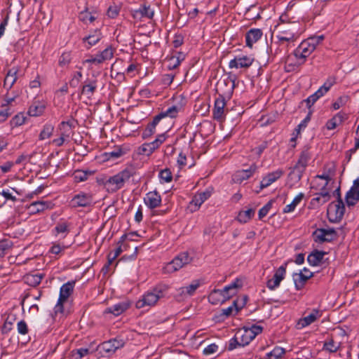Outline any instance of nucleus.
<instances>
[{"label": "nucleus", "mask_w": 359, "mask_h": 359, "mask_svg": "<svg viewBox=\"0 0 359 359\" xmlns=\"http://www.w3.org/2000/svg\"><path fill=\"white\" fill-rule=\"evenodd\" d=\"M168 290V286L166 285H157L142 295V299L136 302V307L142 309L145 306H152L155 305L161 298L165 295Z\"/></svg>", "instance_id": "f257e3e1"}, {"label": "nucleus", "mask_w": 359, "mask_h": 359, "mask_svg": "<svg viewBox=\"0 0 359 359\" xmlns=\"http://www.w3.org/2000/svg\"><path fill=\"white\" fill-rule=\"evenodd\" d=\"M133 175V170L126 168L107 179L103 184L108 192L114 193L122 189Z\"/></svg>", "instance_id": "f03ea898"}, {"label": "nucleus", "mask_w": 359, "mask_h": 359, "mask_svg": "<svg viewBox=\"0 0 359 359\" xmlns=\"http://www.w3.org/2000/svg\"><path fill=\"white\" fill-rule=\"evenodd\" d=\"M300 36L299 25L292 22L287 24H283L279 26L278 34L276 37L278 43L281 45L283 42L292 43L295 41Z\"/></svg>", "instance_id": "7ed1b4c3"}, {"label": "nucleus", "mask_w": 359, "mask_h": 359, "mask_svg": "<svg viewBox=\"0 0 359 359\" xmlns=\"http://www.w3.org/2000/svg\"><path fill=\"white\" fill-rule=\"evenodd\" d=\"M339 189L337 190L339 192ZM345 206L341 198L339 193H338V198L337 201L330 203L328 205L327 215L328 219L332 223L339 222L344 215Z\"/></svg>", "instance_id": "20e7f679"}, {"label": "nucleus", "mask_w": 359, "mask_h": 359, "mask_svg": "<svg viewBox=\"0 0 359 359\" xmlns=\"http://www.w3.org/2000/svg\"><path fill=\"white\" fill-rule=\"evenodd\" d=\"M192 257H190L188 252H183L177 255L171 262L168 263L164 267L166 273H173L185 265L192 262Z\"/></svg>", "instance_id": "39448f33"}, {"label": "nucleus", "mask_w": 359, "mask_h": 359, "mask_svg": "<svg viewBox=\"0 0 359 359\" xmlns=\"http://www.w3.org/2000/svg\"><path fill=\"white\" fill-rule=\"evenodd\" d=\"M312 236L316 243H323L334 241L337 236V233L333 228L327 229L321 228L315 230Z\"/></svg>", "instance_id": "423d86ee"}, {"label": "nucleus", "mask_w": 359, "mask_h": 359, "mask_svg": "<svg viewBox=\"0 0 359 359\" xmlns=\"http://www.w3.org/2000/svg\"><path fill=\"white\" fill-rule=\"evenodd\" d=\"M323 35L318 36L309 37L304 40L297 48L302 53L306 54V56H309L316 48L317 46L323 40Z\"/></svg>", "instance_id": "0eeeda50"}, {"label": "nucleus", "mask_w": 359, "mask_h": 359, "mask_svg": "<svg viewBox=\"0 0 359 359\" xmlns=\"http://www.w3.org/2000/svg\"><path fill=\"white\" fill-rule=\"evenodd\" d=\"M77 126V121L72 117L68 118L67 121H62L57 128L59 135H62L69 140V137L74 135V129Z\"/></svg>", "instance_id": "6e6552de"}, {"label": "nucleus", "mask_w": 359, "mask_h": 359, "mask_svg": "<svg viewBox=\"0 0 359 359\" xmlns=\"http://www.w3.org/2000/svg\"><path fill=\"white\" fill-rule=\"evenodd\" d=\"M165 140V135L163 134L159 135L153 142L144 143L140 146L138 149V153L140 154L149 156L158 149Z\"/></svg>", "instance_id": "1a4fd4ad"}, {"label": "nucleus", "mask_w": 359, "mask_h": 359, "mask_svg": "<svg viewBox=\"0 0 359 359\" xmlns=\"http://www.w3.org/2000/svg\"><path fill=\"white\" fill-rule=\"evenodd\" d=\"M309 159L310 155L308 151H302L300 154L298 161L293 167L292 170L290 172V175L297 174L298 180H300Z\"/></svg>", "instance_id": "9d476101"}, {"label": "nucleus", "mask_w": 359, "mask_h": 359, "mask_svg": "<svg viewBox=\"0 0 359 359\" xmlns=\"http://www.w3.org/2000/svg\"><path fill=\"white\" fill-rule=\"evenodd\" d=\"M287 263L283 264L276 271L273 278L269 279L266 283L267 287L273 290L279 287L280 282L284 279L286 273Z\"/></svg>", "instance_id": "9b49d317"}, {"label": "nucleus", "mask_w": 359, "mask_h": 359, "mask_svg": "<svg viewBox=\"0 0 359 359\" xmlns=\"http://www.w3.org/2000/svg\"><path fill=\"white\" fill-rule=\"evenodd\" d=\"M313 276L307 268H304L299 273H294L292 275L295 288L297 290H302L306 281Z\"/></svg>", "instance_id": "f8f14e48"}, {"label": "nucleus", "mask_w": 359, "mask_h": 359, "mask_svg": "<svg viewBox=\"0 0 359 359\" xmlns=\"http://www.w3.org/2000/svg\"><path fill=\"white\" fill-rule=\"evenodd\" d=\"M97 88V79L95 76L87 78L83 83L81 88V95L87 97H91Z\"/></svg>", "instance_id": "ddd939ff"}, {"label": "nucleus", "mask_w": 359, "mask_h": 359, "mask_svg": "<svg viewBox=\"0 0 359 359\" xmlns=\"http://www.w3.org/2000/svg\"><path fill=\"white\" fill-rule=\"evenodd\" d=\"M93 198L90 194L81 192L75 195L71 200V205L74 208L88 207L92 203Z\"/></svg>", "instance_id": "4468645a"}, {"label": "nucleus", "mask_w": 359, "mask_h": 359, "mask_svg": "<svg viewBox=\"0 0 359 359\" xmlns=\"http://www.w3.org/2000/svg\"><path fill=\"white\" fill-rule=\"evenodd\" d=\"M322 313L318 309H313L311 313L308 316L300 318L297 324V329H302L307 327L320 318Z\"/></svg>", "instance_id": "2eb2a0df"}, {"label": "nucleus", "mask_w": 359, "mask_h": 359, "mask_svg": "<svg viewBox=\"0 0 359 359\" xmlns=\"http://www.w3.org/2000/svg\"><path fill=\"white\" fill-rule=\"evenodd\" d=\"M258 167L252 163L247 169L239 170L233 175V180L236 182L241 183L243 181L249 179L257 170Z\"/></svg>", "instance_id": "dca6fc26"}, {"label": "nucleus", "mask_w": 359, "mask_h": 359, "mask_svg": "<svg viewBox=\"0 0 359 359\" xmlns=\"http://www.w3.org/2000/svg\"><path fill=\"white\" fill-rule=\"evenodd\" d=\"M124 341L122 339H112L104 341L101 344V349L106 353L110 354L114 353L117 349L123 347Z\"/></svg>", "instance_id": "f3484780"}, {"label": "nucleus", "mask_w": 359, "mask_h": 359, "mask_svg": "<svg viewBox=\"0 0 359 359\" xmlns=\"http://www.w3.org/2000/svg\"><path fill=\"white\" fill-rule=\"evenodd\" d=\"M144 202L149 209H154L160 206L161 196L156 191H149L144 198Z\"/></svg>", "instance_id": "a211bd4d"}, {"label": "nucleus", "mask_w": 359, "mask_h": 359, "mask_svg": "<svg viewBox=\"0 0 359 359\" xmlns=\"http://www.w3.org/2000/svg\"><path fill=\"white\" fill-rule=\"evenodd\" d=\"M283 173L284 172L282 169H278L273 172L268 173L260 182V190L270 186L272 183L278 180Z\"/></svg>", "instance_id": "6ab92c4d"}, {"label": "nucleus", "mask_w": 359, "mask_h": 359, "mask_svg": "<svg viewBox=\"0 0 359 359\" xmlns=\"http://www.w3.org/2000/svg\"><path fill=\"white\" fill-rule=\"evenodd\" d=\"M262 35L263 32L261 29H250L245 34L246 46L252 48L253 44L262 38Z\"/></svg>", "instance_id": "aec40b11"}, {"label": "nucleus", "mask_w": 359, "mask_h": 359, "mask_svg": "<svg viewBox=\"0 0 359 359\" xmlns=\"http://www.w3.org/2000/svg\"><path fill=\"white\" fill-rule=\"evenodd\" d=\"M240 343V346L243 347L250 344V342L255 339V334L248 329H243L238 330L236 334Z\"/></svg>", "instance_id": "412c9836"}, {"label": "nucleus", "mask_w": 359, "mask_h": 359, "mask_svg": "<svg viewBox=\"0 0 359 359\" xmlns=\"http://www.w3.org/2000/svg\"><path fill=\"white\" fill-rule=\"evenodd\" d=\"M252 63V59L248 56L236 57L229 62L230 68H247Z\"/></svg>", "instance_id": "4be33fe9"}, {"label": "nucleus", "mask_w": 359, "mask_h": 359, "mask_svg": "<svg viewBox=\"0 0 359 359\" xmlns=\"http://www.w3.org/2000/svg\"><path fill=\"white\" fill-rule=\"evenodd\" d=\"M327 254L325 251L314 250L307 257L308 263L312 266H319L323 262L324 256Z\"/></svg>", "instance_id": "5701e85b"}, {"label": "nucleus", "mask_w": 359, "mask_h": 359, "mask_svg": "<svg viewBox=\"0 0 359 359\" xmlns=\"http://www.w3.org/2000/svg\"><path fill=\"white\" fill-rule=\"evenodd\" d=\"M229 299V296H224L221 290L215 289L208 295V301L212 304H222Z\"/></svg>", "instance_id": "b1692460"}, {"label": "nucleus", "mask_w": 359, "mask_h": 359, "mask_svg": "<svg viewBox=\"0 0 359 359\" xmlns=\"http://www.w3.org/2000/svg\"><path fill=\"white\" fill-rule=\"evenodd\" d=\"M102 37V36L101 32L98 29H95L92 34L83 37L82 41L86 43V48L89 49L93 46H95L97 43H98Z\"/></svg>", "instance_id": "393cba45"}, {"label": "nucleus", "mask_w": 359, "mask_h": 359, "mask_svg": "<svg viewBox=\"0 0 359 359\" xmlns=\"http://www.w3.org/2000/svg\"><path fill=\"white\" fill-rule=\"evenodd\" d=\"M345 201L348 206H353L359 201V189L351 187L346 192Z\"/></svg>", "instance_id": "a878e982"}, {"label": "nucleus", "mask_w": 359, "mask_h": 359, "mask_svg": "<svg viewBox=\"0 0 359 359\" xmlns=\"http://www.w3.org/2000/svg\"><path fill=\"white\" fill-rule=\"evenodd\" d=\"M75 285L74 281H69L62 285L60 290V301H67L68 297L73 292Z\"/></svg>", "instance_id": "bb28decb"}, {"label": "nucleus", "mask_w": 359, "mask_h": 359, "mask_svg": "<svg viewBox=\"0 0 359 359\" xmlns=\"http://www.w3.org/2000/svg\"><path fill=\"white\" fill-rule=\"evenodd\" d=\"M174 104L169 107L165 112H179L184 110V107L187 104V100L182 95L174 97Z\"/></svg>", "instance_id": "cd10ccee"}, {"label": "nucleus", "mask_w": 359, "mask_h": 359, "mask_svg": "<svg viewBox=\"0 0 359 359\" xmlns=\"http://www.w3.org/2000/svg\"><path fill=\"white\" fill-rule=\"evenodd\" d=\"M238 279H236L229 285L225 286L223 290H221L224 296H229V299L237 293L238 289L241 287Z\"/></svg>", "instance_id": "c85d7f7f"}, {"label": "nucleus", "mask_w": 359, "mask_h": 359, "mask_svg": "<svg viewBox=\"0 0 359 359\" xmlns=\"http://www.w3.org/2000/svg\"><path fill=\"white\" fill-rule=\"evenodd\" d=\"M130 306V304L127 302H119L114 304L106 309L107 313H110L117 316L123 313Z\"/></svg>", "instance_id": "c756f323"}, {"label": "nucleus", "mask_w": 359, "mask_h": 359, "mask_svg": "<svg viewBox=\"0 0 359 359\" xmlns=\"http://www.w3.org/2000/svg\"><path fill=\"white\" fill-rule=\"evenodd\" d=\"M97 12L96 11L89 12L88 8H86L79 13V18L81 21L87 24L88 22H93L97 19Z\"/></svg>", "instance_id": "7c9ffc66"}, {"label": "nucleus", "mask_w": 359, "mask_h": 359, "mask_svg": "<svg viewBox=\"0 0 359 359\" xmlns=\"http://www.w3.org/2000/svg\"><path fill=\"white\" fill-rule=\"evenodd\" d=\"M28 208L31 213L36 214L49 208V203L43 201H34L29 205Z\"/></svg>", "instance_id": "2f4dec72"}, {"label": "nucleus", "mask_w": 359, "mask_h": 359, "mask_svg": "<svg viewBox=\"0 0 359 359\" xmlns=\"http://www.w3.org/2000/svg\"><path fill=\"white\" fill-rule=\"evenodd\" d=\"M46 105L45 100L34 98L27 112H42L46 109Z\"/></svg>", "instance_id": "473e14b6"}, {"label": "nucleus", "mask_w": 359, "mask_h": 359, "mask_svg": "<svg viewBox=\"0 0 359 359\" xmlns=\"http://www.w3.org/2000/svg\"><path fill=\"white\" fill-rule=\"evenodd\" d=\"M210 196L211 193L209 191L198 193L194 196L191 203L198 208Z\"/></svg>", "instance_id": "72a5a7b5"}, {"label": "nucleus", "mask_w": 359, "mask_h": 359, "mask_svg": "<svg viewBox=\"0 0 359 359\" xmlns=\"http://www.w3.org/2000/svg\"><path fill=\"white\" fill-rule=\"evenodd\" d=\"M200 285L201 282L199 280H194L189 285L180 287L179 290L182 294H188L191 296L194 294Z\"/></svg>", "instance_id": "f704fd0d"}, {"label": "nucleus", "mask_w": 359, "mask_h": 359, "mask_svg": "<svg viewBox=\"0 0 359 359\" xmlns=\"http://www.w3.org/2000/svg\"><path fill=\"white\" fill-rule=\"evenodd\" d=\"M285 353V348L276 346L272 351L266 354L264 359H283Z\"/></svg>", "instance_id": "c9c22d12"}, {"label": "nucleus", "mask_w": 359, "mask_h": 359, "mask_svg": "<svg viewBox=\"0 0 359 359\" xmlns=\"http://www.w3.org/2000/svg\"><path fill=\"white\" fill-rule=\"evenodd\" d=\"M136 13H140L141 17L152 19L154 16V11L151 8L150 5L147 3L140 6L139 9L135 11Z\"/></svg>", "instance_id": "e433bc0d"}, {"label": "nucleus", "mask_w": 359, "mask_h": 359, "mask_svg": "<svg viewBox=\"0 0 359 359\" xmlns=\"http://www.w3.org/2000/svg\"><path fill=\"white\" fill-rule=\"evenodd\" d=\"M18 70L12 68L11 69L4 79V86L5 88H11L17 80Z\"/></svg>", "instance_id": "4c0bfd02"}, {"label": "nucleus", "mask_w": 359, "mask_h": 359, "mask_svg": "<svg viewBox=\"0 0 359 359\" xmlns=\"http://www.w3.org/2000/svg\"><path fill=\"white\" fill-rule=\"evenodd\" d=\"M304 197V194L303 193H299L297 195L291 203L287 205L283 210V213H289L292 212L294 210L296 207L300 203L303 198Z\"/></svg>", "instance_id": "58836bf2"}, {"label": "nucleus", "mask_w": 359, "mask_h": 359, "mask_svg": "<svg viewBox=\"0 0 359 359\" xmlns=\"http://www.w3.org/2000/svg\"><path fill=\"white\" fill-rule=\"evenodd\" d=\"M54 128H55L54 126L52 123H46L43 126V129L41 130V131L39 134V139L40 140H45L46 139L50 138L51 137V135H53Z\"/></svg>", "instance_id": "ea45409f"}, {"label": "nucleus", "mask_w": 359, "mask_h": 359, "mask_svg": "<svg viewBox=\"0 0 359 359\" xmlns=\"http://www.w3.org/2000/svg\"><path fill=\"white\" fill-rule=\"evenodd\" d=\"M43 278V275L41 273L36 274H28L25 276V279L26 283L33 287H35L40 284L41 280Z\"/></svg>", "instance_id": "a19ab883"}, {"label": "nucleus", "mask_w": 359, "mask_h": 359, "mask_svg": "<svg viewBox=\"0 0 359 359\" xmlns=\"http://www.w3.org/2000/svg\"><path fill=\"white\" fill-rule=\"evenodd\" d=\"M255 215V210L253 209H248L247 210L240 211L238 216L237 220L241 223L248 222Z\"/></svg>", "instance_id": "79ce46f5"}, {"label": "nucleus", "mask_w": 359, "mask_h": 359, "mask_svg": "<svg viewBox=\"0 0 359 359\" xmlns=\"http://www.w3.org/2000/svg\"><path fill=\"white\" fill-rule=\"evenodd\" d=\"M339 348L340 343L334 341L333 339H330L325 341L323 350L329 353H335L339 349Z\"/></svg>", "instance_id": "37998d69"}, {"label": "nucleus", "mask_w": 359, "mask_h": 359, "mask_svg": "<svg viewBox=\"0 0 359 359\" xmlns=\"http://www.w3.org/2000/svg\"><path fill=\"white\" fill-rule=\"evenodd\" d=\"M235 309L236 311V313L241 309V308H238L237 306V301L234 300L233 302V304L226 309H223L221 311V313L219 314V317L220 318V320H224L225 318H227L230 316L233 311Z\"/></svg>", "instance_id": "c03bdc74"}, {"label": "nucleus", "mask_w": 359, "mask_h": 359, "mask_svg": "<svg viewBox=\"0 0 359 359\" xmlns=\"http://www.w3.org/2000/svg\"><path fill=\"white\" fill-rule=\"evenodd\" d=\"M342 122L343 117L338 114L327 121L325 128L327 130H333L336 128L337 126L341 124Z\"/></svg>", "instance_id": "a18cd8bd"}, {"label": "nucleus", "mask_w": 359, "mask_h": 359, "mask_svg": "<svg viewBox=\"0 0 359 359\" xmlns=\"http://www.w3.org/2000/svg\"><path fill=\"white\" fill-rule=\"evenodd\" d=\"M91 174V171L78 170L74 171L73 177L76 182H81L87 180Z\"/></svg>", "instance_id": "49530a36"}, {"label": "nucleus", "mask_w": 359, "mask_h": 359, "mask_svg": "<svg viewBox=\"0 0 359 359\" xmlns=\"http://www.w3.org/2000/svg\"><path fill=\"white\" fill-rule=\"evenodd\" d=\"M274 121V116H271V114H266L262 115L261 118L258 119L257 124L260 127H264L273 123Z\"/></svg>", "instance_id": "de8ad7c7"}, {"label": "nucleus", "mask_w": 359, "mask_h": 359, "mask_svg": "<svg viewBox=\"0 0 359 359\" xmlns=\"http://www.w3.org/2000/svg\"><path fill=\"white\" fill-rule=\"evenodd\" d=\"M15 320V315H9L7 317V318L6 319L5 323L2 327V333L3 334H7L13 329L12 326H13V322Z\"/></svg>", "instance_id": "09e8293b"}, {"label": "nucleus", "mask_w": 359, "mask_h": 359, "mask_svg": "<svg viewBox=\"0 0 359 359\" xmlns=\"http://www.w3.org/2000/svg\"><path fill=\"white\" fill-rule=\"evenodd\" d=\"M18 97V95H11L10 93H7L5 96V98L1 102V106L3 107H8V106H14L17 104L16 100Z\"/></svg>", "instance_id": "8fccbe9b"}, {"label": "nucleus", "mask_w": 359, "mask_h": 359, "mask_svg": "<svg viewBox=\"0 0 359 359\" xmlns=\"http://www.w3.org/2000/svg\"><path fill=\"white\" fill-rule=\"evenodd\" d=\"M226 102L224 97L219 95L215 101V109L213 112H224Z\"/></svg>", "instance_id": "3c124183"}, {"label": "nucleus", "mask_w": 359, "mask_h": 359, "mask_svg": "<svg viewBox=\"0 0 359 359\" xmlns=\"http://www.w3.org/2000/svg\"><path fill=\"white\" fill-rule=\"evenodd\" d=\"M125 154L123 149L120 147H116L113 151L105 153L107 159H116L122 156Z\"/></svg>", "instance_id": "603ef678"}, {"label": "nucleus", "mask_w": 359, "mask_h": 359, "mask_svg": "<svg viewBox=\"0 0 359 359\" xmlns=\"http://www.w3.org/2000/svg\"><path fill=\"white\" fill-rule=\"evenodd\" d=\"M68 227L69 226L66 222H60L57 224L54 228V231L56 233V235L64 234L63 237H65L67 233L69 232Z\"/></svg>", "instance_id": "864d4df0"}, {"label": "nucleus", "mask_w": 359, "mask_h": 359, "mask_svg": "<svg viewBox=\"0 0 359 359\" xmlns=\"http://www.w3.org/2000/svg\"><path fill=\"white\" fill-rule=\"evenodd\" d=\"M161 182L168 183L172 181V175L171 171L166 168L162 170L158 175Z\"/></svg>", "instance_id": "5fc2aeb1"}, {"label": "nucleus", "mask_w": 359, "mask_h": 359, "mask_svg": "<svg viewBox=\"0 0 359 359\" xmlns=\"http://www.w3.org/2000/svg\"><path fill=\"white\" fill-rule=\"evenodd\" d=\"M349 100V97L348 95H342L339 97L332 104V107L334 110H338L341 107L346 104V103Z\"/></svg>", "instance_id": "6e6d98bb"}, {"label": "nucleus", "mask_w": 359, "mask_h": 359, "mask_svg": "<svg viewBox=\"0 0 359 359\" xmlns=\"http://www.w3.org/2000/svg\"><path fill=\"white\" fill-rule=\"evenodd\" d=\"M273 201L271 200L267 203H266L258 212V218L259 219H262L265 216L267 215L269 210L272 208Z\"/></svg>", "instance_id": "4d7b16f0"}, {"label": "nucleus", "mask_w": 359, "mask_h": 359, "mask_svg": "<svg viewBox=\"0 0 359 359\" xmlns=\"http://www.w3.org/2000/svg\"><path fill=\"white\" fill-rule=\"evenodd\" d=\"M27 117L24 116V114H16V115L12 118L11 124L13 126H20L25 123Z\"/></svg>", "instance_id": "13d9d810"}, {"label": "nucleus", "mask_w": 359, "mask_h": 359, "mask_svg": "<svg viewBox=\"0 0 359 359\" xmlns=\"http://www.w3.org/2000/svg\"><path fill=\"white\" fill-rule=\"evenodd\" d=\"M120 12V7L116 4L110 6L107 11V15L110 18H116Z\"/></svg>", "instance_id": "bf43d9fd"}, {"label": "nucleus", "mask_w": 359, "mask_h": 359, "mask_svg": "<svg viewBox=\"0 0 359 359\" xmlns=\"http://www.w3.org/2000/svg\"><path fill=\"white\" fill-rule=\"evenodd\" d=\"M293 55L298 66L303 65L306 62V57H308V56H306V54L302 53V52L297 48L294 50Z\"/></svg>", "instance_id": "052dcab7"}, {"label": "nucleus", "mask_w": 359, "mask_h": 359, "mask_svg": "<svg viewBox=\"0 0 359 359\" xmlns=\"http://www.w3.org/2000/svg\"><path fill=\"white\" fill-rule=\"evenodd\" d=\"M316 197L313 198L311 200L310 205L313 207H316L318 205H323L327 203L328 201H325L323 196H322L320 194H316Z\"/></svg>", "instance_id": "680f3d73"}, {"label": "nucleus", "mask_w": 359, "mask_h": 359, "mask_svg": "<svg viewBox=\"0 0 359 359\" xmlns=\"http://www.w3.org/2000/svg\"><path fill=\"white\" fill-rule=\"evenodd\" d=\"M310 120L311 114H308L305 118L303 121H302V122L299 124H298V126L295 128L294 132H296L297 135L300 133V131L306 127L307 123L310 121Z\"/></svg>", "instance_id": "e2e57ef3"}, {"label": "nucleus", "mask_w": 359, "mask_h": 359, "mask_svg": "<svg viewBox=\"0 0 359 359\" xmlns=\"http://www.w3.org/2000/svg\"><path fill=\"white\" fill-rule=\"evenodd\" d=\"M175 75L172 74H165L162 76L161 83L165 86H169L173 81Z\"/></svg>", "instance_id": "0e129e2a"}, {"label": "nucleus", "mask_w": 359, "mask_h": 359, "mask_svg": "<svg viewBox=\"0 0 359 359\" xmlns=\"http://www.w3.org/2000/svg\"><path fill=\"white\" fill-rule=\"evenodd\" d=\"M167 63H168L167 67L170 70L176 69L180 65V63L178 61H177L175 57H172V55L167 57Z\"/></svg>", "instance_id": "69168bd1"}, {"label": "nucleus", "mask_w": 359, "mask_h": 359, "mask_svg": "<svg viewBox=\"0 0 359 359\" xmlns=\"http://www.w3.org/2000/svg\"><path fill=\"white\" fill-rule=\"evenodd\" d=\"M17 327L19 334L25 335L28 333V326L25 320H22L19 321Z\"/></svg>", "instance_id": "338daca9"}, {"label": "nucleus", "mask_w": 359, "mask_h": 359, "mask_svg": "<svg viewBox=\"0 0 359 359\" xmlns=\"http://www.w3.org/2000/svg\"><path fill=\"white\" fill-rule=\"evenodd\" d=\"M156 126L151 123H149L145 130L142 133V138L146 139L151 136L155 133Z\"/></svg>", "instance_id": "774afa93"}]
</instances>
